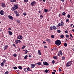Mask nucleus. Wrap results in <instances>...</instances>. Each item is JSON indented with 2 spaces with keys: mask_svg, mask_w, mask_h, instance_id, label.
<instances>
[{
  "mask_svg": "<svg viewBox=\"0 0 74 74\" xmlns=\"http://www.w3.org/2000/svg\"><path fill=\"white\" fill-rule=\"evenodd\" d=\"M55 44L57 45H60L61 44V42L60 40H58L55 42Z\"/></svg>",
  "mask_w": 74,
  "mask_h": 74,
  "instance_id": "1",
  "label": "nucleus"
},
{
  "mask_svg": "<svg viewBox=\"0 0 74 74\" xmlns=\"http://www.w3.org/2000/svg\"><path fill=\"white\" fill-rule=\"evenodd\" d=\"M71 64H72V62L69 61L67 62L66 65L67 67H69V66H70Z\"/></svg>",
  "mask_w": 74,
  "mask_h": 74,
  "instance_id": "2",
  "label": "nucleus"
},
{
  "mask_svg": "<svg viewBox=\"0 0 74 74\" xmlns=\"http://www.w3.org/2000/svg\"><path fill=\"white\" fill-rule=\"evenodd\" d=\"M43 64L44 65H45V66H48L49 65V64L46 62H44Z\"/></svg>",
  "mask_w": 74,
  "mask_h": 74,
  "instance_id": "3",
  "label": "nucleus"
},
{
  "mask_svg": "<svg viewBox=\"0 0 74 74\" xmlns=\"http://www.w3.org/2000/svg\"><path fill=\"white\" fill-rule=\"evenodd\" d=\"M23 38V37L21 35H19L17 37V39L18 40H22Z\"/></svg>",
  "mask_w": 74,
  "mask_h": 74,
  "instance_id": "4",
  "label": "nucleus"
},
{
  "mask_svg": "<svg viewBox=\"0 0 74 74\" xmlns=\"http://www.w3.org/2000/svg\"><path fill=\"white\" fill-rule=\"evenodd\" d=\"M0 14L1 15H3L4 14V12L3 10H1L0 12Z\"/></svg>",
  "mask_w": 74,
  "mask_h": 74,
  "instance_id": "5",
  "label": "nucleus"
},
{
  "mask_svg": "<svg viewBox=\"0 0 74 74\" xmlns=\"http://www.w3.org/2000/svg\"><path fill=\"white\" fill-rule=\"evenodd\" d=\"M36 2L35 1H33L32 2L31 4V5L32 6H34L35 4H36Z\"/></svg>",
  "mask_w": 74,
  "mask_h": 74,
  "instance_id": "6",
  "label": "nucleus"
},
{
  "mask_svg": "<svg viewBox=\"0 0 74 74\" xmlns=\"http://www.w3.org/2000/svg\"><path fill=\"white\" fill-rule=\"evenodd\" d=\"M8 18H9L10 19H11V20H13V19H14V18H13V17L10 15H9L8 16Z\"/></svg>",
  "mask_w": 74,
  "mask_h": 74,
  "instance_id": "7",
  "label": "nucleus"
},
{
  "mask_svg": "<svg viewBox=\"0 0 74 74\" xmlns=\"http://www.w3.org/2000/svg\"><path fill=\"white\" fill-rule=\"evenodd\" d=\"M16 9L14 6L12 7L11 8V10L12 11H15L16 10Z\"/></svg>",
  "mask_w": 74,
  "mask_h": 74,
  "instance_id": "8",
  "label": "nucleus"
},
{
  "mask_svg": "<svg viewBox=\"0 0 74 74\" xmlns=\"http://www.w3.org/2000/svg\"><path fill=\"white\" fill-rule=\"evenodd\" d=\"M15 42H16V43L17 44H18V42H19V43H21V41L20 40H16Z\"/></svg>",
  "mask_w": 74,
  "mask_h": 74,
  "instance_id": "9",
  "label": "nucleus"
},
{
  "mask_svg": "<svg viewBox=\"0 0 74 74\" xmlns=\"http://www.w3.org/2000/svg\"><path fill=\"white\" fill-rule=\"evenodd\" d=\"M14 7L16 9H18V5H14Z\"/></svg>",
  "mask_w": 74,
  "mask_h": 74,
  "instance_id": "10",
  "label": "nucleus"
},
{
  "mask_svg": "<svg viewBox=\"0 0 74 74\" xmlns=\"http://www.w3.org/2000/svg\"><path fill=\"white\" fill-rule=\"evenodd\" d=\"M8 33L10 36H12V33L10 31H8Z\"/></svg>",
  "mask_w": 74,
  "mask_h": 74,
  "instance_id": "11",
  "label": "nucleus"
},
{
  "mask_svg": "<svg viewBox=\"0 0 74 74\" xmlns=\"http://www.w3.org/2000/svg\"><path fill=\"white\" fill-rule=\"evenodd\" d=\"M1 6L2 7H5V4L3 3H1Z\"/></svg>",
  "mask_w": 74,
  "mask_h": 74,
  "instance_id": "12",
  "label": "nucleus"
},
{
  "mask_svg": "<svg viewBox=\"0 0 74 74\" xmlns=\"http://www.w3.org/2000/svg\"><path fill=\"white\" fill-rule=\"evenodd\" d=\"M37 64H38L39 66H40L41 64V63L40 62H38V63H36L35 65H37Z\"/></svg>",
  "mask_w": 74,
  "mask_h": 74,
  "instance_id": "13",
  "label": "nucleus"
},
{
  "mask_svg": "<svg viewBox=\"0 0 74 74\" xmlns=\"http://www.w3.org/2000/svg\"><path fill=\"white\" fill-rule=\"evenodd\" d=\"M8 46L7 45H5V46L4 47V50L6 49L7 48H8Z\"/></svg>",
  "mask_w": 74,
  "mask_h": 74,
  "instance_id": "14",
  "label": "nucleus"
},
{
  "mask_svg": "<svg viewBox=\"0 0 74 74\" xmlns=\"http://www.w3.org/2000/svg\"><path fill=\"white\" fill-rule=\"evenodd\" d=\"M45 72L46 73H49L50 72V71H49L46 69L45 71Z\"/></svg>",
  "mask_w": 74,
  "mask_h": 74,
  "instance_id": "15",
  "label": "nucleus"
},
{
  "mask_svg": "<svg viewBox=\"0 0 74 74\" xmlns=\"http://www.w3.org/2000/svg\"><path fill=\"white\" fill-rule=\"evenodd\" d=\"M53 29H54V30H56L57 29V28H56V26H55L54 25H53Z\"/></svg>",
  "mask_w": 74,
  "mask_h": 74,
  "instance_id": "16",
  "label": "nucleus"
},
{
  "mask_svg": "<svg viewBox=\"0 0 74 74\" xmlns=\"http://www.w3.org/2000/svg\"><path fill=\"white\" fill-rule=\"evenodd\" d=\"M38 55H41V52H40V50H38Z\"/></svg>",
  "mask_w": 74,
  "mask_h": 74,
  "instance_id": "17",
  "label": "nucleus"
},
{
  "mask_svg": "<svg viewBox=\"0 0 74 74\" xmlns=\"http://www.w3.org/2000/svg\"><path fill=\"white\" fill-rule=\"evenodd\" d=\"M48 10H47L46 9H44V11L45 12H46V13H47V12H48Z\"/></svg>",
  "mask_w": 74,
  "mask_h": 74,
  "instance_id": "18",
  "label": "nucleus"
},
{
  "mask_svg": "<svg viewBox=\"0 0 74 74\" xmlns=\"http://www.w3.org/2000/svg\"><path fill=\"white\" fill-rule=\"evenodd\" d=\"M59 52V53H60L61 55H63V53H62V51L61 50H60V51Z\"/></svg>",
  "mask_w": 74,
  "mask_h": 74,
  "instance_id": "19",
  "label": "nucleus"
},
{
  "mask_svg": "<svg viewBox=\"0 0 74 74\" xmlns=\"http://www.w3.org/2000/svg\"><path fill=\"white\" fill-rule=\"evenodd\" d=\"M60 37L61 38H64V35L63 34H62L60 35Z\"/></svg>",
  "mask_w": 74,
  "mask_h": 74,
  "instance_id": "20",
  "label": "nucleus"
},
{
  "mask_svg": "<svg viewBox=\"0 0 74 74\" xmlns=\"http://www.w3.org/2000/svg\"><path fill=\"white\" fill-rule=\"evenodd\" d=\"M31 66L32 68H34V67H35V65H34V64H32L31 65Z\"/></svg>",
  "mask_w": 74,
  "mask_h": 74,
  "instance_id": "21",
  "label": "nucleus"
},
{
  "mask_svg": "<svg viewBox=\"0 0 74 74\" xmlns=\"http://www.w3.org/2000/svg\"><path fill=\"white\" fill-rule=\"evenodd\" d=\"M61 25H62V26H63L64 25V23L63 22V21H61Z\"/></svg>",
  "mask_w": 74,
  "mask_h": 74,
  "instance_id": "22",
  "label": "nucleus"
},
{
  "mask_svg": "<svg viewBox=\"0 0 74 74\" xmlns=\"http://www.w3.org/2000/svg\"><path fill=\"white\" fill-rule=\"evenodd\" d=\"M24 51L25 52V54H26V53H27V52H28V51H27V50H25Z\"/></svg>",
  "mask_w": 74,
  "mask_h": 74,
  "instance_id": "23",
  "label": "nucleus"
},
{
  "mask_svg": "<svg viewBox=\"0 0 74 74\" xmlns=\"http://www.w3.org/2000/svg\"><path fill=\"white\" fill-rule=\"evenodd\" d=\"M11 2H16V0H10Z\"/></svg>",
  "mask_w": 74,
  "mask_h": 74,
  "instance_id": "24",
  "label": "nucleus"
},
{
  "mask_svg": "<svg viewBox=\"0 0 74 74\" xmlns=\"http://www.w3.org/2000/svg\"><path fill=\"white\" fill-rule=\"evenodd\" d=\"M53 58L55 59H57V56H54Z\"/></svg>",
  "mask_w": 74,
  "mask_h": 74,
  "instance_id": "25",
  "label": "nucleus"
},
{
  "mask_svg": "<svg viewBox=\"0 0 74 74\" xmlns=\"http://www.w3.org/2000/svg\"><path fill=\"white\" fill-rule=\"evenodd\" d=\"M46 41H47L48 42H49L51 41V40L50 39H46Z\"/></svg>",
  "mask_w": 74,
  "mask_h": 74,
  "instance_id": "26",
  "label": "nucleus"
},
{
  "mask_svg": "<svg viewBox=\"0 0 74 74\" xmlns=\"http://www.w3.org/2000/svg\"><path fill=\"white\" fill-rule=\"evenodd\" d=\"M4 66V63L2 62L1 63V66L3 67Z\"/></svg>",
  "mask_w": 74,
  "mask_h": 74,
  "instance_id": "27",
  "label": "nucleus"
},
{
  "mask_svg": "<svg viewBox=\"0 0 74 74\" xmlns=\"http://www.w3.org/2000/svg\"><path fill=\"white\" fill-rule=\"evenodd\" d=\"M52 28H53V27H52V26H51L50 27V29L51 30H53V29H52Z\"/></svg>",
  "mask_w": 74,
  "mask_h": 74,
  "instance_id": "28",
  "label": "nucleus"
},
{
  "mask_svg": "<svg viewBox=\"0 0 74 74\" xmlns=\"http://www.w3.org/2000/svg\"><path fill=\"white\" fill-rule=\"evenodd\" d=\"M66 12H64L62 13V15H66Z\"/></svg>",
  "mask_w": 74,
  "mask_h": 74,
  "instance_id": "29",
  "label": "nucleus"
},
{
  "mask_svg": "<svg viewBox=\"0 0 74 74\" xmlns=\"http://www.w3.org/2000/svg\"><path fill=\"white\" fill-rule=\"evenodd\" d=\"M13 56H14V57H16V53L14 54L13 55Z\"/></svg>",
  "mask_w": 74,
  "mask_h": 74,
  "instance_id": "30",
  "label": "nucleus"
},
{
  "mask_svg": "<svg viewBox=\"0 0 74 74\" xmlns=\"http://www.w3.org/2000/svg\"><path fill=\"white\" fill-rule=\"evenodd\" d=\"M18 68L19 69H22V67L21 66H18Z\"/></svg>",
  "mask_w": 74,
  "mask_h": 74,
  "instance_id": "31",
  "label": "nucleus"
},
{
  "mask_svg": "<svg viewBox=\"0 0 74 74\" xmlns=\"http://www.w3.org/2000/svg\"><path fill=\"white\" fill-rule=\"evenodd\" d=\"M64 47H67V44L66 43H65L64 44Z\"/></svg>",
  "mask_w": 74,
  "mask_h": 74,
  "instance_id": "32",
  "label": "nucleus"
},
{
  "mask_svg": "<svg viewBox=\"0 0 74 74\" xmlns=\"http://www.w3.org/2000/svg\"><path fill=\"white\" fill-rule=\"evenodd\" d=\"M25 47H26V46L25 45H23L22 48V49H24V48H25Z\"/></svg>",
  "mask_w": 74,
  "mask_h": 74,
  "instance_id": "33",
  "label": "nucleus"
},
{
  "mask_svg": "<svg viewBox=\"0 0 74 74\" xmlns=\"http://www.w3.org/2000/svg\"><path fill=\"white\" fill-rule=\"evenodd\" d=\"M18 68L16 66H15L14 67V70H16Z\"/></svg>",
  "mask_w": 74,
  "mask_h": 74,
  "instance_id": "34",
  "label": "nucleus"
},
{
  "mask_svg": "<svg viewBox=\"0 0 74 74\" xmlns=\"http://www.w3.org/2000/svg\"><path fill=\"white\" fill-rule=\"evenodd\" d=\"M27 55H26L25 56V57H24V59H27Z\"/></svg>",
  "mask_w": 74,
  "mask_h": 74,
  "instance_id": "35",
  "label": "nucleus"
},
{
  "mask_svg": "<svg viewBox=\"0 0 74 74\" xmlns=\"http://www.w3.org/2000/svg\"><path fill=\"white\" fill-rule=\"evenodd\" d=\"M66 22H69V19H67L66 20Z\"/></svg>",
  "mask_w": 74,
  "mask_h": 74,
  "instance_id": "36",
  "label": "nucleus"
},
{
  "mask_svg": "<svg viewBox=\"0 0 74 74\" xmlns=\"http://www.w3.org/2000/svg\"><path fill=\"white\" fill-rule=\"evenodd\" d=\"M55 62V61H54V60H53L52 61L51 63L52 64H54Z\"/></svg>",
  "mask_w": 74,
  "mask_h": 74,
  "instance_id": "37",
  "label": "nucleus"
},
{
  "mask_svg": "<svg viewBox=\"0 0 74 74\" xmlns=\"http://www.w3.org/2000/svg\"><path fill=\"white\" fill-rule=\"evenodd\" d=\"M58 25L59 26H62V24H61L60 23H59Z\"/></svg>",
  "mask_w": 74,
  "mask_h": 74,
  "instance_id": "38",
  "label": "nucleus"
},
{
  "mask_svg": "<svg viewBox=\"0 0 74 74\" xmlns=\"http://www.w3.org/2000/svg\"><path fill=\"white\" fill-rule=\"evenodd\" d=\"M8 73H9L8 71H6L5 72V74H8Z\"/></svg>",
  "mask_w": 74,
  "mask_h": 74,
  "instance_id": "39",
  "label": "nucleus"
},
{
  "mask_svg": "<svg viewBox=\"0 0 74 74\" xmlns=\"http://www.w3.org/2000/svg\"><path fill=\"white\" fill-rule=\"evenodd\" d=\"M27 70L28 71H30V68L29 67L27 68Z\"/></svg>",
  "mask_w": 74,
  "mask_h": 74,
  "instance_id": "40",
  "label": "nucleus"
},
{
  "mask_svg": "<svg viewBox=\"0 0 74 74\" xmlns=\"http://www.w3.org/2000/svg\"><path fill=\"white\" fill-rule=\"evenodd\" d=\"M51 37L52 38H54V35H52L51 36Z\"/></svg>",
  "mask_w": 74,
  "mask_h": 74,
  "instance_id": "41",
  "label": "nucleus"
},
{
  "mask_svg": "<svg viewBox=\"0 0 74 74\" xmlns=\"http://www.w3.org/2000/svg\"><path fill=\"white\" fill-rule=\"evenodd\" d=\"M14 13L15 14H17L18 13V12L16 10H15L14 11Z\"/></svg>",
  "mask_w": 74,
  "mask_h": 74,
  "instance_id": "42",
  "label": "nucleus"
},
{
  "mask_svg": "<svg viewBox=\"0 0 74 74\" xmlns=\"http://www.w3.org/2000/svg\"><path fill=\"white\" fill-rule=\"evenodd\" d=\"M67 17L69 18H70V15L69 14H68Z\"/></svg>",
  "mask_w": 74,
  "mask_h": 74,
  "instance_id": "43",
  "label": "nucleus"
},
{
  "mask_svg": "<svg viewBox=\"0 0 74 74\" xmlns=\"http://www.w3.org/2000/svg\"><path fill=\"white\" fill-rule=\"evenodd\" d=\"M57 32L58 33H60L61 32V31H60V29H58V30H57Z\"/></svg>",
  "mask_w": 74,
  "mask_h": 74,
  "instance_id": "44",
  "label": "nucleus"
},
{
  "mask_svg": "<svg viewBox=\"0 0 74 74\" xmlns=\"http://www.w3.org/2000/svg\"><path fill=\"white\" fill-rule=\"evenodd\" d=\"M40 18H43V16L42 15V14L40 16Z\"/></svg>",
  "mask_w": 74,
  "mask_h": 74,
  "instance_id": "45",
  "label": "nucleus"
},
{
  "mask_svg": "<svg viewBox=\"0 0 74 74\" xmlns=\"http://www.w3.org/2000/svg\"><path fill=\"white\" fill-rule=\"evenodd\" d=\"M62 60H64L65 59V57L64 56L62 58Z\"/></svg>",
  "mask_w": 74,
  "mask_h": 74,
  "instance_id": "46",
  "label": "nucleus"
},
{
  "mask_svg": "<svg viewBox=\"0 0 74 74\" xmlns=\"http://www.w3.org/2000/svg\"><path fill=\"white\" fill-rule=\"evenodd\" d=\"M24 2H28V0H24Z\"/></svg>",
  "mask_w": 74,
  "mask_h": 74,
  "instance_id": "47",
  "label": "nucleus"
},
{
  "mask_svg": "<svg viewBox=\"0 0 74 74\" xmlns=\"http://www.w3.org/2000/svg\"><path fill=\"white\" fill-rule=\"evenodd\" d=\"M19 15V13H18L17 14H16V16H18Z\"/></svg>",
  "mask_w": 74,
  "mask_h": 74,
  "instance_id": "48",
  "label": "nucleus"
},
{
  "mask_svg": "<svg viewBox=\"0 0 74 74\" xmlns=\"http://www.w3.org/2000/svg\"><path fill=\"white\" fill-rule=\"evenodd\" d=\"M23 15L24 16H26V13H23Z\"/></svg>",
  "mask_w": 74,
  "mask_h": 74,
  "instance_id": "49",
  "label": "nucleus"
},
{
  "mask_svg": "<svg viewBox=\"0 0 74 74\" xmlns=\"http://www.w3.org/2000/svg\"><path fill=\"white\" fill-rule=\"evenodd\" d=\"M58 70L60 72L62 71V69L60 68Z\"/></svg>",
  "mask_w": 74,
  "mask_h": 74,
  "instance_id": "50",
  "label": "nucleus"
},
{
  "mask_svg": "<svg viewBox=\"0 0 74 74\" xmlns=\"http://www.w3.org/2000/svg\"><path fill=\"white\" fill-rule=\"evenodd\" d=\"M66 37H69V36L68 35H66Z\"/></svg>",
  "mask_w": 74,
  "mask_h": 74,
  "instance_id": "51",
  "label": "nucleus"
},
{
  "mask_svg": "<svg viewBox=\"0 0 74 74\" xmlns=\"http://www.w3.org/2000/svg\"><path fill=\"white\" fill-rule=\"evenodd\" d=\"M70 36L71 37H72V38H73V36L71 35V34H70Z\"/></svg>",
  "mask_w": 74,
  "mask_h": 74,
  "instance_id": "52",
  "label": "nucleus"
},
{
  "mask_svg": "<svg viewBox=\"0 0 74 74\" xmlns=\"http://www.w3.org/2000/svg\"><path fill=\"white\" fill-rule=\"evenodd\" d=\"M44 48H47V47L46 46H44Z\"/></svg>",
  "mask_w": 74,
  "mask_h": 74,
  "instance_id": "53",
  "label": "nucleus"
},
{
  "mask_svg": "<svg viewBox=\"0 0 74 74\" xmlns=\"http://www.w3.org/2000/svg\"><path fill=\"white\" fill-rule=\"evenodd\" d=\"M5 60H4L3 62H2V63H5Z\"/></svg>",
  "mask_w": 74,
  "mask_h": 74,
  "instance_id": "54",
  "label": "nucleus"
},
{
  "mask_svg": "<svg viewBox=\"0 0 74 74\" xmlns=\"http://www.w3.org/2000/svg\"><path fill=\"white\" fill-rule=\"evenodd\" d=\"M17 22H18V23H20V21H19V20H18L17 21Z\"/></svg>",
  "mask_w": 74,
  "mask_h": 74,
  "instance_id": "55",
  "label": "nucleus"
},
{
  "mask_svg": "<svg viewBox=\"0 0 74 74\" xmlns=\"http://www.w3.org/2000/svg\"><path fill=\"white\" fill-rule=\"evenodd\" d=\"M65 32L66 33H68V31L67 30H66Z\"/></svg>",
  "mask_w": 74,
  "mask_h": 74,
  "instance_id": "56",
  "label": "nucleus"
},
{
  "mask_svg": "<svg viewBox=\"0 0 74 74\" xmlns=\"http://www.w3.org/2000/svg\"><path fill=\"white\" fill-rule=\"evenodd\" d=\"M11 28H9L8 29V30H11Z\"/></svg>",
  "mask_w": 74,
  "mask_h": 74,
  "instance_id": "57",
  "label": "nucleus"
},
{
  "mask_svg": "<svg viewBox=\"0 0 74 74\" xmlns=\"http://www.w3.org/2000/svg\"><path fill=\"white\" fill-rule=\"evenodd\" d=\"M62 3H63V2H64V0H61Z\"/></svg>",
  "mask_w": 74,
  "mask_h": 74,
  "instance_id": "58",
  "label": "nucleus"
},
{
  "mask_svg": "<svg viewBox=\"0 0 74 74\" xmlns=\"http://www.w3.org/2000/svg\"><path fill=\"white\" fill-rule=\"evenodd\" d=\"M52 74H55V72H52Z\"/></svg>",
  "mask_w": 74,
  "mask_h": 74,
  "instance_id": "59",
  "label": "nucleus"
},
{
  "mask_svg": "<svg viewBox=\"0 0 74 74\" xmlns=\"http://www.w3.org/2000/svg\"><path fill=\"white\" fill-rule=\"evenodd\" d=\"M54 50H55V51H56V49H57L56 47H55V48H54Z\"/></svg>",
  "mask_w": 74,
  "mask_h": 74,
  "instance_id": "60",
  "label": "nucleus"
},
{
  "mask_svg": "<svg viewBox=\"0 0 74 74\" xmlns=\"http://www.w3.org/2000/svg\"><path fill=\"white\" fill-rule=\"evenodd\" d=\"M43 44H46V42H45V41H43Z\"/></svg>",
  "mask_w": 74,
  "mask_h": 74,
  "instance_id": "61",
  "label": "nucleus"
},
{
  "mask_svg": "<svg viewBox=\"0 0 74 74\" xmlns=\"http://www.w3.org/2000/svg\"><path fill=\"white\" fill-rule=\"evenodd\" d=\"M29 58H31L32 57V56L31 55H29Z\"/></svg>",
  "mask_w": 74,
  "mask_h": 74,
  "instance_id": "62",
  "label": "nucleus"
},
{
  "mask_svg": "<svg viewBox=\"0 0 74 74\" xmlns=\"http://www.w3.org/2000/svg\"><path fill=\"white\" fill-rule=\"evenodd\" d=\"M13 46H14V47H15V44H13Z\"/></svg>",
  "mask_w": 74,
  "mask_h": 74,
  "instance_id": "63",
  "label": "nucleus"
},
{
  "mask_svg": "<svg viewBox=\"0 0 74 74\" xmlns=\"http://www.w3.org/2000/svg\"><path fill=\"white\" fill-rule=\"evenodd\" d=\"M58 56H60V53H58Z\"/></svg>",
  "mask_w": 74,
  "mask_h": 74,
  "instance_id": "64",
  "label": "nucleus"
}]
</instances>
